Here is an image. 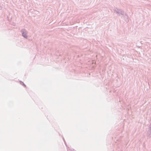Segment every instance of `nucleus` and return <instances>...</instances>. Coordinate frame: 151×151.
<instances>
[{"label":"nucleus","mask_w":151,"mask_h":151,"mask_svg":"<svg viewBox=\"0 0 151 151\" xmlns=\"http://www.w3.org/2000/svg\"><path fill=\"white\" fill-rule=\"evenodd\" d=\"M23 36L24 37H26H26H27V35H26V34H24V33H23Z\"/></svg>","instance_id":"nucleus-1"},{"label":"nucleus","mask_w":151,"mask_h":151,"mask_svg":"<svg viewBox=\"0 0 151 151\" xmlns=\"http://www.w3.org/2000/svg\"><path fill=\"white\" fill-rule=\"evenodd\" d=\"M23 85H24L25 86H25V85H24V83H23Z\"/></svg>","instance_id":"nucleus-2"}]
</instances>
